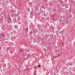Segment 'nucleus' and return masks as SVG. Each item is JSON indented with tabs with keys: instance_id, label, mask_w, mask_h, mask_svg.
<instances>
[{
	"instance_id": "obj_29",
	"label": "nucleus",
	"mask_w": 75,
	"mask_h": 75,
	"mask_svg": "<svg viewBox=\"0 0 75 75\" xmlns=\"http://www.w3.org/2000/svg\"><path fill=\"white\" fill-rule=\"evenodd\" d=\"M1 17H3V16H1Z\"/></svg>"
},
{
	"instance_id": "obj_14",
	"label": "nucleus",
	"mask_w": 75,
	"mask_h": 75,
	"mask_svg": "<svg viewBox=\"0 0 75 75\" xmlns=\"http://www.w3.org/2000/svg\"><path fill=\"white\" fill-rule=\"evenodd\" d=\"M50 75H54V73H52V74H50Z\"/></svg>"
},
{
	"instance_id": "obj_8",
	"label": "nucleus",
	"mask_w": 75,
	"mask_h": 75,
	"mask_svg": "<svg viewBox=\"0 0 75 75\" xmlns=\"http://www.w3.org/2000/svg\"><path fill=\"white\" fill-rule=\"evenodd\" d=\"M55 11H56V10L55 9H54L53 10V11H54V12Z\"/></svg>"
},
{
	"instance_id": "obj_28",
	"label": "nucleus",
	"mask_w": 75,
	"mask_h": 75,
	"mask_svg": "<svg viewBox=\"0 0 75 75\" xmlns=\"http://www.w3.org/2000/svg\"><path fill=\"white\" fill-rule=\"evenodd\" d=\"M40 9V10H41V9Z\"/></svg>"
},
{
	"instance_id": "obj_26",
	"label": "nucleus",
	"mask_w": 75,
	"mask_h": 75,
	"mask_svg": "<svg viewBox=\"0 0 75 75\" xmlns=\"http://www.w3.org/2000/svg\"><path fill=\"white\" fill-rule=\"evenodd\" d=\"M58 33H59V32H58Z\"/></svg>"
},
{
	"instance_id": "obj_6",
	"label": "nucleus",
	"mask_w": 75,
	"mask_h": 75,
	"mask_svg": "<svg viewBox=\"0 0 75 75\" xmlns=\"http://www.w3.org/2000/svg\"><path fill=\"white\" fill-rule=\"evenodd\" d=\"M36 41H35V40L34 39V42H35Z\"/></svg>"
},
{
	"instance_id": "obj_1",
	"label": "nucleus",
	"mask_w": 75,
	"mask_h": 75,
	"mask_svg": "<svg viewBox=\"0 0 75 75\" xmlns=\"http://www.w3.org/2000/svg\"><path fill=\"white\" fill-rule=\"evenodd\" d=\"M0 37H1V38H2V37H4H4H5V36L3 35H0Z\"/></svg>"
},
{
	"instance_id": "obj_10",
	"label": "nucleus",
	"mask_w": 75,
	"mask_h": 75,
	"mask_svg": "<svg viewBox=\"0 0 75 75\" xmlns=\"http://www.w3.org/2000/svg\"><path fill=\"white\" fill-rule=\"evenodd\" d=\"M43 50H44V51H45V52L46 51V49H43Z\"/></svg>"
},
{
	"instance_id": "obj_4",
	"label": "nucleus",
	"mask_w": 75,
	"mask_h": 75,
	"mask_svg": "<svg viewBox=\"0 0 75 75\" xmlns=\"http://www.w3.org/2000/svg\"><path fill=\"white\" fill-rule=\"evenodd\" d=\"M10 47H8L6 49V50L8 51L10 50Z\"/></svg>"
},
{
	"instance_id": "obj_13",
	"label": "nucleus",
	"mask_w": 75,
	"mask_h": 75,
	"mask_svg": "<svg viewBox=\"0 0 75 75\" xmlns=\"http://www.w3.org/2000/svg\"><path fill=\"white\" fill-rule=\"evenodd\" d=\"M36 74V73H35H35H34V75H35V74Z\"/></svg>"
},
{
	"instance_id": "obj_2",
	"label": "nucleus",
	"mask_w": 75,
	"mask_h": 75,
	"mask_svg": "<svg viewBox=\"0 0 75 75\" xmlns=\"http://www.w3.org/2000/svg\"><path fill=\"white\" fill-rule=\"evenodd\" d=\"M64 33V30H62L60 32V34H63Z\"/></svg>"
},
{
	"instance_id": "obj_23",
	"label": "nucleus",
	"mask_w": 75,
	"mask_h": 75,
	"mask_svg": "<svg viewBox=\"0 0 75 75\" xmlns=\"http://www.w3.org/2000/svg\"><path fill=\"white\" fill-rule=\"evenodd\" d=\"M63 45V46H64V44H63V45Z\"/></svg>"
},
{
	"instance_id": "obj_20",
	"label": "nucleus",
	"mask_w": 75,
	"mask_h": 75,
	"mask_svg": "<svg viewBox=\"0 0 75 75\" xmlns=\"http://www.w3.org/2000/svg\"><path fill=\"white\" fill-rule=\"evenodd\" d=\"M42 8V7H40V9H41V8Z\"/></svg>"
},
{
	"instance_id": "obj_17",
	"label": "nucleus",
	"mask_w": 75,
	"mask_h": 75,
	"mask_svg": "<svg viewBox=\"0 0 75 75\" xmlns=\"http://www.w3.org/2000/svg\"><path fill=\"white\" fill-rule=\"evenodd\" d=\"M58 69H60V67H59Z\"/></svg>"
},
{
	"instance_id": "obj_9",
	"label": "nucleus",
	"mask_w": 75,
	"mask_h": 75,
	"mask_svg": "<svg viewBox=\"0 0 75 75\" xmlns=\"http://www.w3.org/2000/svg\"><path fill=\"white\" fill-rule=\"evenodd\" d=\"M25 30H26V31H28V28H27V29H25Z\"/></svg>"
},
{
	"instance_id": "obj_18",
	"label": "nucleus",
	"mask_w": 75,
	"mask_h": 75,
	"mask_svg": "<svg viewBox=\"0 0 75 75\" xmlns=\"http://www.w3.org/2000/svg\"><path fill=\"white\" fill-rule=\"evenodd\" d=\"M27 70H28V71H29V70H30V68L28 69H27Z\"/></svg>"
},
{
	"instance_id": "obj_19",
	"label": "nucleus",
	"mask_w": 75,
	"mask_h": 75,
	"mask_svg": "<svg viewBox=\"0 0 75 75\" xmlns=\"http://www.w3.org/2000/svg\"><path fill=\"white\" fill-rule=\"evenodd\" d=\"M23 50H21V52H23Z\"/></svg>"
},
{
	"instance_id": "obj_24",
	"label": "nucleus",
	"mask_w": 75,
	"mask_h": 75,
	"mask_svg": "<svg viewBox=\"0 0 75 75\" xmlns=\"http://www.w3.org/2000/svg\"><path fill=\"white\" fill-rule=\"evenodd\" d=\"M55 58H57V57H54Z\"/></svg>"
},
{
	"instance_id": "obj_12",
	"label": "nucleus",
	"mask_w": 75,
	"mask_h": 75,
	"mask_svg": "<svg viewBox=\"0 0 75 75\" xmlns=\"http://www.w3.org/2000/svg\"><path fill=\"white\" fill-rule=\"evenodd\" d=\"M38 67H41V65H39Z\"/></svg>"
},
{
	"instance_id": "obj_27",
	"label": "nucleus",
	"mask_w": 75,
	"mask_h": 75,
	"mask_svg": "<svg viewBox=\"0 0 75 75\" xmlns=\"http://www.w3.org/2000/svg\"><path fill=\"white\" fill-rule=\"evenodd\" d=\"M67 74H68V73H67Z\"/></svg>"
},
{
	"instance_id": "obj_30",
	"label": "nucleus",
	"mask_w": 75,
	"mask_h": 75,
	"mask_svg": "<svg viewBox=\"0 0 75 75\" xmlns=\"http://www.w3.org/2000/svg\"><path fill=\"white\" fill-rule=\"evenodd\" d=\"M2 62L3 63V61H2Z\"/></svg>"
},
{
	"instance_id": "obj_21",
	"label": "nucleus",
	"mask_w": 75,
	"mask_h": 75,
	"mask_svg": "<svg viewBox=\"0 0 75 75\" xmlns=\"http://www.w3.org/2000/svg\"><path fill=\"white\" fill-rule=\"evenodd\" d=\"M55 52H57V50H56V51H55Z\"/></svg>"
},
{
	"instance_id": "obj_25",
	"label": "nucleus",
	"mask_w": 75,
	"mask_h": 75,
	"mask_svg": "<svg viewBox=\"0 0 75 75\" xmlns=\"http://www.w3.org/2000/svg\"><path fill=\"white\" fill-rule=\"evenodd\" d=\"M42 12H43V11H42Z\"/></svg>"
},
{
	"instance_id": "obj_5",
	"label": "nucleus",
	"mask_w": 75,
	"mask_h": 75,
	"mask_svg": "<svg viewBox=\"0 0 75 75\" xmlns=\"http://www.w3.org/2000/svg\"><path fill=\"white\" fill-rule=\"evenodd\" d=\"M7 21L8 22V23H9L10 22V21H8V20Z\"/></svg>"
},
{
	"instance_id": "obj_7",
	"label": "nucleus",
	"mask_w": 75,
	"mask_h": 75,
	"mask_svg": "<svg viewBox=\"0 0 75 75\" xmlns=\"http://www.w3.org/2000/svg\"><path fill=\"white\" fill-rule=\"evenodd\" d=\"M59 23H61V21L60 20L59 21Z\"/></svg>"
},
{
	"instance_id": "obj_31",
	"label": "nucleus",
	"mask_w": 75,
	"mask_h": 75,
	"mask_svg": "<svg viewBox=\"0 0 75 75\" xmlns=\"http://www.w3.org/2000/svg\"><path fill=\"white\" fill-rule=\"evenodd\" d=\"M60 1H61V0L60 1Z\"/></svg>"
},
{
	"instance_id": "obj_22",
	"label": "nucleus",
	"mask_w": 75,
	"mask_h": 75,
	"mask_svg": "<svg viewBox=\"0 0 75 75\" xmlns=\"http://www.w3.org/2000/svg\"><path fill=\"white\" fill-rule=\"evenodd\" d=\"M61 50L62 51V48H61Z\"/></svg>"
},
{
	"instance_id": "obj_15",
	"label": "nucleus",
	"mask_w": 75,
	"mask_h": 75,
	"mask_svg": "<svg viewBox=\"0 0 75 75\" xmlns=\"http://www.w3.org/2000/svg\"><path fill=\"white\" fill-rule=\"evenodd\" d=\"M58 56H59V57H60V56H61V55H60L59 54H58Z\"/></svg>"
},
{
	"instance_id": "obj_16",
	"label": "nucleus",
	"mask_w": 75,
	"mask_h": 75,
	"mask_svg": "<svg viewBox=\"0 0 75 75\" xmlns=\"http://www.w3.org/2000/svg\"><path fill=\"white\" fill-rule=\"evenodd\" d=\"M44 1H47V0H44Z\"/></svg>"
},
{
	"instance_id": "obj_3",
	"label": "nucleus",
	"mask_w": 75,
	"mask_h": 75,
	"mask_svg": "<svg viewBox=\"0 0 75 75\" xmlns=\"http://www.w3.org/2000/svg\"><path fill=\"white\" fill-rule=\"evenodd\" d=\"M56 20V19L54 17H53L52 18V20L53 21H55Z\"/></svg>"
},
{
	"instance_id": "obj_11",
	"label": "nucleus",
	"mask_w": 75,
	"mask_h": 75,
	"mask_svg": "<svg viewBox=\"0 0 75 75\" xmlns=\"http://www.w3.org/2000/svg\"><path fill=\"white\" fill-rule=\"evenodd\" d=\"M56 73H58L59 72V71H56Z\"/></svg>"
}]
</instances>
